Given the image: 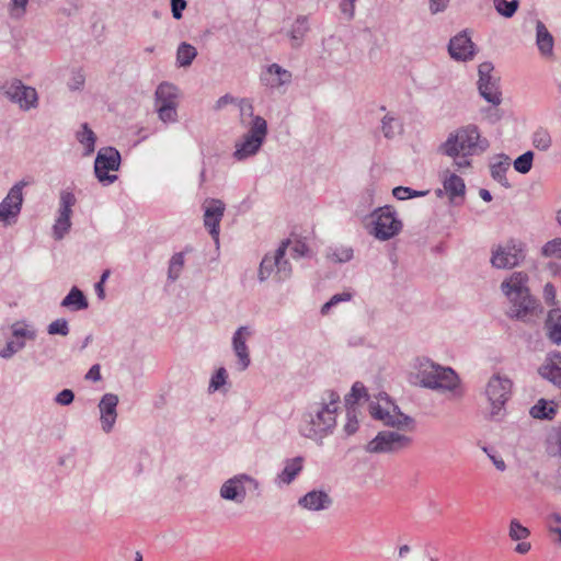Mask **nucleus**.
<instances>
[{
  "label": "nucleus",
  "instance_id": "nucleus-19",
  "mask_svg": "<svg viewBox=\"0 0 561 561\" xmlns=\"http://www.w3.org/2000/svg\"><path fill=\"white\" fill-rule=\"evenodd\" d=\"M220 497L237 504H242L247 497V489L241 473L226 480L219 490Z\"/></svg>",
  "mask_w": 561,
  "mask_h": 561
},
{
  "label": "nucleus",
  "instance_id": "nucleus-54",
  "mask_svg": "<svg viewBox=\"0 0 561 561\" xmlns=\"http://www.w3.org/2000/svg\"><path fill=\"white\" fill-rule=\"evenodd\" d=\"M328 257L339 263L348 262L353 257V250L351 248H340L333 253H329Z\"/></svg>",
  "mask_w": 561,
  "mask_h": 561
},
{
  "label": "nucleus",
  "instance_id": "nucleus-10",
  "mask_svg": "<svg viewBox=\"0 0 561 561\" xmlns=\"http://www.w3.org/2000/svg\"><path fill=\"white\" fill-rule=\"evenodd\" d=\"M525 259L524 245L516 240L492 248L490 263L494 268L505 270L518 266Z\"/></svg>",
  "mask_w": 561,
  "mask_h": 561
},
{
  "label": "nucleus",
  "instance_id": "nucleus-26",
  "mask_svg": "<svg viewBox=\"0 0 561 561\" xmlns=\"http://www.w3.org/2000/svg\"><path fill=\"white\" fill-rule=\"evenodd\" d=\"M179 94L178 87L169 82H162L156 90L157 105H176Z\"/></svg>",
  "mask_w": 561,
  "mask_h": 561
},
{
  "label": "nucleus",
  "instance_id": "nucleus-7",
  "mask_svg": "<svg viewBox=\"0 0 561 561\" xmlns=\"http://www.w3.org/2000/svg\"><path fill=\"white\" fill-rule=\"evenodd\" d=\"M370 415L378 421H381L383 425L397 428L398 431L410 428L414 424V420L402 413L398 405L391 402L387 397L385 403L371 402L369 404Z\"/></svg>",
  "mask_w": 561,
  "mask_h": 561
},
{
  "label": "nucleus",
  "instance_id": "nucleus-42",
  "mask_svg": "<svg viewBox=\"0 0 561 561\" xmlns=\"http://www.w3.org/2000/svg\"><path fill=\"white\" fill-rule=\"evenodd\" d=\"M366 388L360 382H355L351 389V393L345 396V404L347 408H353L354 404L358 402V400L365 397Z\"/></svg>",
  "mask_w": 561,
  "mask_h": 561
},
{
  "label": "nucleus",
  "instance_id": "nucleus-12",
  "mask_svg": "<svg viewBox=\"0 0 561 561\" xmlns=\"http://www.w3.org/2000/svg\"><path fill=\"white\" fill-rule=\"evenodd\" d=\"M512 381L507 377L493 375L485 388V394L492 405L491 416L495 417L508 400Z\"/></svg>",
  "mask_w": 561,
  "mask_h": 561
},
{
  "label": "nucleus",
  "instance_id": "nucleus-2",
  "mask_svg": "<svg viewBox=\"0 0 561 561\" xmlns=\"http://www.w3.org/2000/svg\"><path fill=\"white\" fill-rule=\"evenodd\" d=\"M240 122L247 133L236 145L233 157L239 161L256 154L267 136V122L264 117L255 115L253 107H240Z\"/></svg>",
  "mask_w": 561,
  "mask_h": 561
},
{
  "label": "nucleus",
  "instance_id": "nucleus-16",
  "mask_svg": "<svg viewBox=\"0 0 561 561\" xmlns=\"http://www.w3.org/2000/svg\"><path fill=\"white\" fill-rule=\"evenodd\" d=\"M225 211V204L220 199L211 198L206 201L204 213V225L208 228L210 236L218 242L219 226Z\"/></svg>",
  "mask_w": 561,
  "mask_h": 561
},
{
  "label": "nucleus",
  "instance_id": "nucleus-29",
  "mask_svg": "<svg viewBox=\"0 0 561 561\" xmlns=\"http://www.w3.org/2000/svg\"><path fill=\"white\" fill-rule=\"evenodd\" d=\"M61 307L70 308L71 310L87 309L89 304L88 299L78 287L73 286L68 295L62 299Z\"/></svg>",
  "mask_w": 561,
  "mask_h": 561
},
{
  "label": "nucleus",
  "instance_id": "nucleus-23",
  "mask_svg": "<svg viewBox=\"0 0 561 561\" xmlns=\"http://www.w3.org/2000/svg\"><path fill=\"white\" fill-rule=\"evenodd\" d=\"M547 339L554 345H561V308H552L543 325Z\"/></svg>",
  "mask_w": 561,
  "mask_h": 561
},
{
  "label": "nucleus",
  "instance_id": "nucleus-5",
  "mask_svg": "<svg viewBox=\"0 0 561 561\" xmlns=\"http://www.w3.org/2000/svg\"><path fill=\"white\" fill-rule=\"evenodd\" d=\"M421 386L436 390H454L459 382L457 374L449 367H442L434 363L424 366L419 371Z\"/></svg>",
  "mask_w": 561,
  "mask_h": 561
},
{
  "label": "nucleus",
  "instance_id": "nucleus-64",
  "mask_svg": "<svg viewBox=\"0 0 561 561\" xmlns=\"http://www.w3.org/2000/svg\"><path fill=\"white\" fill-rule=\"evenodd\" d=\"M340 9L342 13L347 15L350 20L354 18L355 3L342 0L340 3Z\"/></svg>",
  "mask_w": 561,
  "mask_h": 561
},
{
  "label": "nucleus",
  "instance_id": "nucleus-56",
  "mask_svg": "<svg viewBox=\"0 0 561 561\" xmlns=\"http://www.w3.org/2000/svg\"><path fill=\"white\" fill-rule=\"evenodd\" d=\"M75 400V393L70 389L61 390L55 398V401L60 405H69Z\"/></svg>",
  "mask_w": 561,
  "mask_h": 561
},
{
  "label": "nucleus",
  "instance_id": "nucleus-1",
  "mask_svg": "<svg viewBox=\"0 0 561 561\" xmlns=\"http://www.w3.org/2000/svg\"><path fill=\"white\" fill-rule=\"evenodd\" d=\"M528 275L524 272H514L510 278L501 284V289L511 301L508 316L524 322L530 321L539 302L529 294L527 287Z\"/></svg>",
  "mask_w": 561,
  "mask_h": 561
},
{
  "label": "nucleus",
  "instance_id": "nucleus-51",
  "mask_svg": "<svg viewBox=\"0 0 561 561\" xmlns=\"http://www.w3.org/2000/svg\"><path fill=\"white\" fill-rule=\"evenodd\" d=\"M24 347V341H10L7 343L5 347L0 352V357L5 359L11 358L15 353L23 350Z\"/></svg>",
  "mask_w": 561,
  "mask_h": 561
},
{
  "label": "nucleus",
  "instance_id": "nucleus-28",
  "mask_svg": "<svg viewBox=\"0 0 561 561\" xmlns=\"http://www.w3.org/2000/svg\"><path fill=\"white\" fill-rule=\"evenodd\" d=\"M478 89L481 96L492 105L501 104V92L499 91L497 82L495 79H488L486 81L478 82Z\"/></svg>",
  "mask_w": 561,
  "mask_h": 561
},
{
  "label": "nucleus",
  "instance_id": "nucleus-57",
  "mask_svg": "<svg viewBox=\"0 0 561 561\" xmlns=\"http://www.w3.org/2000/svg\"><path fill=\"white\" fill-rule=\"evenodd\" d=\"M450 0H428V10L432 14H438L444 12L448 5Z\"/></svg>",
  "mask_w": 561,
  "mask_h": 561
},
{
  "label": "nucleus",
  "instance_id": "nucleus-14",
  "mask_svg": "<svg viewBox=\"0 0 561 561\" xmlns=\"http://www.w3.org/2000/svg\"><path fill=\"white\" fill-rule=\"evenodd\" d=\"M30 184V181L23 179L9 190L7 196L0 203V220L9 221L10 218L19 216L23 205V188Z\"/></svg>",
  "mask_w": 561,
  "mask_h": 561
},
{
  "label": "nucleus",
  "instance_id": "nucleus-48",
  "mask_svg": "<svg viewBox=\"0 0 561 561\" xmlns=\"http://www.w3.org/2000/svg\"><path fill=\"white\" fill-rule=\"evenodd\" d=\"M12 334L16 339L23 337L32 341L36 339V331L30 329L26 324L15 323L12 327Z\"/></svg>",
  "mask_w": 561,
  "mask_h": 561
},
{
  "label": "nucleus",
  "instance_id": "nucleus-53",
  "mask_svg": "<svg viewBox=\"0 0 561 561\" xmlns=\"http://www.w3.org/2000/svg\"><path fill=\"white\" fill-rule=\"evenodd\" d=\"M85 82V76L81 69L73 70L71 78L68 81V88L72 91L80 90L83 88Z\"/></svg>",
  "mask_w": 561,
  "mask_h": 561
},
{
  "label": "nucleus",
  "instance_id": "nucleus-36",
  "mask_svg": "<svg viewBox=\"0 0 561 561\" xmlns=\"http://www.w3.org/2000/svg\"><path fill=\"white\" fill-rule=\"evenodd\" d=\"M184 267V254L182 252L174 253L169 262L168 279L175 282L179 279Z\"/></svg>",
  "mask_w": 561,
  "mask_h": 561
},
{
  "label": "nucleus",
  "instance_id": "nucleus-18",
  "mask_svg": "<svg viewBox=\"0 0 561 561\" xmlns=\"http://www.w3.org/2000/svg\"><path fill=\"white\" fill-rule=\"evenodd\" d=\"M251 335V331L248 327H240L232 336V348L238 357L239 370H245L251 363L249 348L247 346V339Z\"/></svg>",
  "mask_w": 561,
  "mask_h": 561
},
{
  "label": "nucleus",
  "instance_id": "nucleus-39",
  "mask_svg": "<svg viewBox=\"0 0 561 561\" xmlns=\"http://www.w3.org/2000/svg\"><path fill=\"white\" fill-rule=\"evenodd\" d=\"M508 536L514 541H520L530 536V530L523 526L518 519L514 518L510 523Z\"/></svg>",
  "mask_w": 561,
  "mask_h": 561
},
{
  "label": "nucleus",
  "instance_id": "nucleus-33",
  "mask_svg": "<svg viewBox=\"0 0 561 561\" xmlns=\"http://www.w3.org/2000/svg\"><path fill=\"white\" fill-rule=\"evenodd\" d=\"M534 419L539 420H552L556 415V407L553 402H548L545 399H540L529 411Z\"/></svg>",
  "mask_w": 561,
  "mask_h": 561
},
{
  "label": "nucleus",
  "instance_id": "nucleus-52",
  "mask_svg": "<svg viewBox=\"0 0 561 561\" xmlns=\"http://www.w3.org/2000/svg\"><path fill=\"white\" fill-rule=\"evenodd\" d=\"M347 422L344 425V432L347 436L353 435L358 428V421L356 416V411L354 408H347L346 412Z\"/></svg>",
  "mask_w": 561,
  "mask_h": 561
},
{
  "label": "nucleus",
  "instance_id": "nucleus-59",
  "mask_svg": "<svg viewBox=\"0 0 561 561\" xmlns=\"http://www.w3.org/2000/svg\"><path fill=\"white\" fill-rule=\"evenodd\" d=\"M471 156L472 154H466V152H459L458 154H454V156H449V157L454 159V165L458 170H462L465 168L470 167L469 157H471Z\"/></svg>",
  "mask_w": 561,
  "mask_h": 561
},
{
  "label": "nucleus",
  "instance_id": "nucleus-50",
  "mask_svg": "<svg viewBox=\"0 0 561 561\" xmlns=\"http://www.w3.org/2000/svg\"><path fill=\"white\" fill-rule=\"evenodd\" d=\"M351 298H352V295L350 293L335 294L334 296H332L330 298L329 301H327L322 306L321 313L327 314L332 307L336 306L337 304H340L342 301H348V300H351Z\"/></svg>",
  "mask_w": 561,
  "mask_h": 561
},
{
  "label": "nucleus",
  "instance_id": "nucleus-31",
  "mask_svg": "<svg viewBox=\"0 0 561 561\" xmlns=\"http://www.w3.org/2000/svg\"><path fill=\"white\" fill-rule=\"evenodd\" d=\"M77 140L84 147V156H90L94 152L96 136L88 123L81 124L80 130L77 131Z\"/></svg>",
  "mask_w": 561,
  "mask_h": 561
},
{
  "label": "nucleus",
  "instance_id": "nucleus-21",
  "mask_svg": "<svg viewBox=\"0 0 561 561\" xmlns=\"http://www.w3.org/2000/svg\"><path fill=\"white\" fill-rule=\"evenodd\" d=\"M333 504L332 497L323 490H311L298 500V505L308 511H324Z\"/></svg>",
  "mask_w": 561,
  "mask_h": 561
},
{
  "label": "nucleus",
  "instance_id": "nucleus-24",
  "mask_svg": "<svg viewBox=\"0 0 561 561\" xmlns=\"http://www.w3.org/2000/svg\"><path fill=\"white\" fill-rule=\"evenodd\" d=\"M309 22L306 15H299L295 22L293 23L290 30L287 35L290 39V45L293 48L301 47L304 43V38L306 34L309 32Z\"/></svg>",
  "mask_w": 561,
  "mask_h": 561
},
{
  "label": "nucleus",
  "instance_id": "nucleus-49",
  "mask_svg": "<svg viewBox=\"0 0 561 561\" xmlns=\"http://www.w3.org/2000/svg\"><path fill=\"white\" fill-rule=\"evenodd\" d=\"M339 402L340 394L333 390H328L323 393L322 402L319 404L324 408H333L334 412L336 413L339 409Z\"/></svg>",
  "mask_w": 561,
  "mask_h": 561
},
{
  "label": "nucleus",
  "instance_id": "nucleus-43",
  "mask_svg": "<svg viewBox=\"0 0 561 561\" xmlns=\"http://www.w3.org/2000/svg\"><path fill=\"white\" fill-rule=\"evenodd\" d=\"M533 144L537 149L546 151L551 146V137L547 130L538 129L534 134Z\"/></svg>",
  "mask_w": 561,
  "mask_h": 561
},
{
  "label": "nucleus",
  "instance_id": "nucleus-3",
  "mask_svg": "<svg viewBox=\"0 0 561 561\" xmlns=\"http://www.w3.org/2000/svg\"><path fill=\"white\" fill-rule=\"evenodd\" d=\"M489 146L486 139H480V133L474 125H468L459 128L456 133L449 134L445 142H443L438 151L446 156L458 154H477L483 152Z\"/></svg>",
  "mask_w": 561,
  "mask_h": 561
},
{
  "label": "nucleus",
  "instance_id": "nucleus-46",
  "mask_svg": "<svg viewBox=\"0 0 561 561\" xmlns=\"http://www.w3.org/2000/svg\"><path fill=\"white\" fill-rule=\"evenodd\" d=\"M47 332L50 335H62L66 336L69 334V325L68 321L64 318L57 319L48 324Z\"/></svg>",
  "mask_w": 561,
  "mask_h": 561
},
{
  "label": "nucleus",
  "instance_id": "nucleus-40",
  "mask_svg": "<svg viewBox=\"0 0 561 561\" xmlns=\"http://www.w3.org/2000/svg\"><path fill=\"white\" fill-rule=\"evenodd\" d=\"M533 160L534 152L526 151L525 153L520 154L517 159H515L514 169L522 174H526L530 171L533 167Z\"/></svg>",
  "mask_w": 561,
  "mask_h": 561
},
{
  "label": "nucleus",
  "instance_id": "nucleus-47",
  "mask_svg": "<svg viewBox=\"0 0 561 561\" xmlns=\"http://www.w3.org/2000/svg\"><path fill=\"white\" fill-rule=\"evenodd\" d=\"M392 194L397 199L404 201L413 197L424 196L426 192L414 191L407 186H397L393 188Z\"/></svg>",
  "mask_w": 561,
  "mask_h": 561
},
{
  "label": "nucleus",
  "instance_id": "nucleus-17",
  "mask_svg": "<svg viewBox=\"0 0 561 561\" xmlns=\"http://www.w3.org/2000/svg\"><path fill=\"white\" fill-rule=\"evenodd\" d=\"M118 397L114 393H105L99 403L100 420L102 430L105 433H110L116 422L117 412L116 408L118 404Z\"/></svg>",
  "mask_w": 561,
  "mask_h": 561
},
{
  "label": "nucleus",
  "instance_id": "nucleus-22",
  "mask_svg": "<svg viewBox=\"0 0 561 561\" xmlns=\"http://www.w3.org/2000/svg\"><path fill=\"white\" fill-rule=\"evenodd\" d=\"M291 72L280 67L278 64L270 65L262 73V82L272 89L287 85L291 82Z\"/></svg>",
  "mask_w": 561,
  "mask_h": 561
},
{
  "label": "nucleus",
  "instance_id": "nucleus-30",
  "mask_svg": "<svg viewBox=\"0 0 561 561\" xmlns=\"http://www.w3.org/2000/svg\"><path fill=\"white\" fill-rule=\"evenodd\" d=\"M444 191L449 195L453 201L456 197H463L466 193V185L463 180L455 173L449 174L444 179Z\"/></svg>",
  "mask_w": 561,
  "mask_h": 561
},
{
  "label": "nucleus",
  "instance_id": "nucleus-61",
  "mask_svg": "<svg viewBox=\"0 0 561 561\" xmlns=\"http://www.w3.org/2000/svg\"><path fill=\"white\" fill-rule=\"evenodd\" d=\"M484 118L489 119L491 123L497 122L502 117L500 107H484L483 110Z\"/></svg>",
  "mask_w": 561,
  "mask_h": 561
},
{
  "label": "nucleus",
  "instance_id": "nucleus-6",
  "mask_svg": "<svg viewBox=\"0 0 561 561\" xmlns=\"http://www.w3.org/2000/svg\"><path fill=\"white\" fill-rule=\"evenodd\" d=\"M412 444V438L401 434L398 431H380L365 446V450L369 454H398Z\"/></svg>",
  "mask_w": 561,
  "mask_h": 561
},
{
  "label": "nucleus",
  "instance_id": "nucleus-37",
  "mask_svg": "<svg viewBox=\"0 0 561 561\" xmlns=\"http://www.w3.org/2000/svg\"><path fill=\"white\" fill-rule=\"evenodd\" d=\"M493 3L496 12L504 18H512L519 5L518 0H493Z\"/></svg>",
  "mask_w": 561,
  "mask_h": 561
},
{
  "label": "nucleus",
  "instance_id": "nucleus-44",
  "mask_svg": "<svg viewBox=\"0 0 561 561\" xmlns=\"http://www.w3.org/2000/svg\"><path fill=\"white\" fill-rule=\"evenodd\" d=\"M541 253L546 257L561 259V238H556L548 241L541 250Z\"/></svg>",
  "mask_w": 561,
  "mask_h": 561
},
{
  "label": "nucleus",
  "instance_id": "nucleus-35",
  "mask_svg": "<svg viewBox=\"0 0 561 561\" xmlns=\"http://www.w3.org/2000/svg\"><path fill=\"white\" fill-rule=\"evenodd\" d=\"M77 198L75 194L68 190H61L59 193L58 216L71 217L72 207L76 205Z\"/></svg>",
  "mask_w": 561,
  "mask_h": 561
},
{
  "label": "nucleus",
  "instance_id": "nucleus-20",
  "mask_svg": "<svg viewBox=\"0 0 561 561\" xmlns=\"http://www.w3.org/2000/svg\"><path fill=\"white\" fill-rule=\"evenodd\" d=\"M538 374L561 388V352H551L539 366Z\"/></svg>",
  "mask_w": 561,
  "mask_h": 561
},
{
  "label": "nucleus",
  "instance_id": "nucleus-25",
  "mask_svg": "<svg viewBox=\"0 0 561 561\" xmlns=\"http://www.w3.org/2000/svg\"><path fill=\"white\" fill-rule=\"evenodd\" d=\"M536 44L542 56H551L553 53L554 39L551 33L541 21L536 23Z\"/></svg>",
  "mask_w": 561,
  "mask_h": 561
},
{
  "label": "nucleus",
  "instance_id": "nucleus-38",
  "mask_svg": "<svg viewBox=\"0 0 561 561\" xmlns=\"http://www.w3.org/2000/svg\"><path fill=\"white\" fill-rule=\"evenodd\" d=\"M71 228V217L57 216L53 226V237L55 240H61Z\"/></svg>",
  "mask_w": 561,
  "mask_h": 561
},
{
  "label": "nucleus",
  "instance_id": "nucleus-4",
  "mask_svg": "<svg viewBox=\"0 0 561 561\" xmlns=\"http://www.w3.org/2000/svg\"><path fill=\"white\" fill-rule=\"evenodd\" d=\"M289 243V240H285L273 254H265L259 266L257 278L260 282H265L272 276L277 282H284L291 276V264L285 257Z\"/></svg>",
  "mask_w": 561,
  "mask_h": 561
},
{
  "label": "nucleus",
  "instance_id": "nucleus-55",
  "mask_svg": "<svg viewBox=\"0 0 561 561\" xmlns=\"http://www.w3.org/2000/svg\"><path fill=\"white\" fill-rule=\"evenodd\" d=\"M158 116L163 123H173L178 119L176 107H158Z\"/></svg>",
  "mask_w": 561,
  "mask_h": 561
},
{
  "label": "nucleus",
  "instance_id": "nucleus-58",
  "mask_svg": "<svg viewBox=\"0 0 561 561\" xmlns=\"http://www.w3.org/2000/svg\"><path fill=\"white\" fill-rule=\"evenodd\" d=\"M493 70V65L490 61H484L479 65L478 72H479V81H486L488 79H493L491 76V72Z\"/></svg>",
  "mask_w": 561,
  "mask_h": 561
},
{
  "label": "nucleus",
  "instance_id": "nucleus-13",
  "mask_svg": "<svg viewBox=\"0 0 561 561\" xmlns=\"http://www.w3.org/2000/svg\"><path fill=\"white\" fill-rule=\"evenodd\" d=\"M1 89L5 98L18 105H36L37 103L36 89L25 85L20 79L5 81Z\"/></svg>",
  "mask_w": 561,
  "mask_h": 561
},
{
  "label": "nucleus",
  "instance_id": "nucleus-60",
  "mask_svg": "<svg viewBox=\"0 0 561 561\" xmlns=\"http://www.w3.org/2000/svg\"><path fill=\"white\" fill-rule=\"evenodd\" d=\"M187 3L186 0H171V12L175 20H180L183 16Z\"/></svg>",
  "mask_w": 561,
  "mask_h": 561
},
{
  "label": "nucleus",
  "instance_id": "nucleus-15",
  "mask_svg": "<svg viewBox=\"0 0 561 561\" xmlns=\"http://www.w3.org/2000/svg\"><path fill=\"white\" fill-rule=\"evenodd\" d=\"M448 53L454 60L468 61L476 55V45L467 31H461L450 38Z\"/></svg>",
  "mask_w": 561,
  "mask_h": 561
},
{
  "label": "nucleus",
  "instance_id": "nucleus-8",
  "mask_svg": "<svg viewBox=\"0 0 561 561\" xmlns=\"http://www.w3.org/2000/svg\"><path fill=\"white\" fill-rule=\"evenodd\" d=\"M308 424L301 430L302 434L311 439H321L335 426V412L333 408L316 404L308 415Z\"/></svg>",
  "mask_w": 561,
  "mask_h": 561
},
{
  "label": "nucleus",
  "instance_id": "nucleus-9",
  "mask_svg": "<svg viewBox=\"0 0 561 561\" xmlns=\"http://www.w3.org/2000/svg\"><path fill=\"white\" fill-rule=\"evenodd\" d=\"M373 219L371 234L378 240H389L397 236L402 229V222L396 216L390 206L379 207L370 215Z\"/></svg>",
  "mask_w": 561,
  "mask_h": 561
},
{
  "label": "nucleus",
  "instance_id": "nucleus-34",
  "mask_svg": "<svg viewBox=\"0 0 561 561\" xmlns=\"http://www.w3.org/2000/svg\"><path fill=\"white\" fill-rule=\"evenodd\" d=\"M197 56L196 48L188 43H181L176 50V62L180 67H188Z\"/></svg>",
  "mask_w": 561,
  "mask_h": 561
},
{
  "label": "nucleus",
  "instance_id": "nucleus-63",
  "mask_svg": "<svg viewBox=\"0 0 561 561\" xmlns=\"http://www.w3.org/2000/svg\"><path fill=\"white\" fill-rule=\"evenodd\" d=\"M102 378L101 376V367L99 364H94L91 366L89 371L85 374L87 380H92L94 382L100 381Z\"/></svg>",
  "mask_w": 561,
  "mask_h": 561
},
{
  "label": "nucleus",
  "instance_id": "nucleus-32",
  "mask_svg": "<svg viewBox=\"0 0 561 561\" xmlns=\"http://www.w3.org/2000/svg\"><path fill=\"white\" fill-rule=\"evenodd\" d=\"M499 158L501 159L499 162L491 164V175L502 186L508 188L511 187V184L508 183L505 173L507 172L511 164L510 158L505 154H501Z\"/></svg>",
  "mask_w": 561,
  "mask_h": 561
},
{
  "label": "nucleus",
  "instance_id": "nucleus-45",
  "mask_svg": "<svg viewBox=\"0 0 561 561\" xmlns=\"http://www.w3.org/2000/svg\"><path fill=\"white\" fill-rule=\"evenodd\" d=\"M400 124L397 118L390 116L389 114L385 115L382 118V131L385 137L391 138L394 136L397 131L400 130Z\"/></svg>",
  "mask_w": 561,
  "mask_h": 561
},
{
  "label": "nucleus",
  "instance_id": "nucleus-62",
  "mask_svg": "<svg viewBox=\"0 0 561 561\" xmlns=\"http://www.w3.org/2000/svg\"><path fill=\"white\" fill-rule=\"evenodd\" d=\"M28 0H11L10 10L11 13L14 14L15 11H19L18 16L23 15L26 11Z\"/></svg>",
  "mask_w": 561,
  "mask_h": 561
},
{
  "label": "nucleus",
  "instance_id": "nucleus-27",
  "mask_svg": "<svg viewBox=\"0 0 561 561\" xmlns=\"http://www.w3.org/2000/svg\"><path fill=\"white\" fill-rule=\"evenodd\" d=\"M302 457H295L285 462V467L278 473L276 481L283 484H290L302 470Z\"/></svg>",
  "mask_w": 561,
  "mask_h": 561
},
{
  "label": "nucleus",
  "instance_id": "nucleus-41",
  "mask_svg": "<svg viewBox=\"0 0 561 561\" xmlns=\"http://www.w3.org/2000/svg\"><path fill=\"white\" fill-rule=\"evenodd\" d=\"M228 374L225 367H220L216 370V373L211 376L208 391L215 392L219 390L227 382Z\"/></svg>",
  "mask_w": 561,
  "mask_h": 561
},
{
  "label": "nucleus",
  "instance_id": "nucleus-11",
  "mask_svg": "<svg viewBox=\"0 0 561 561\" xmlns=\"http://www.w3.org/2000/svg\"><path fill=\"white\" fill-rule=\"evenodd\" d=\"M121 165V153L113 147H105L99 150L94 161V173L99 182L112 184L117 180V175L110 174L111 171H117Z\"/></svg>",
  "mask_w": 561,
  "mask_h": 561
}]
</instances>
